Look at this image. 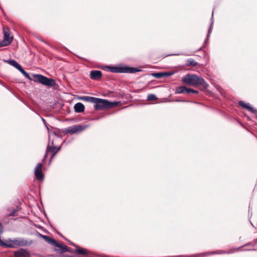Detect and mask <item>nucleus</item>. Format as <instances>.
I'll use <instances>...</instances> for the list:
<instances>
[{
  "label": "nucleus",
  "mask_w": 257,
  "mask_h": 257,
  "mask_svg": "<svg viewBox=\"0 0 257 257\" xmlns=\"http://www.w3.org/2000/svg\"><path fill=\"white\" fill-rule=\"evenodd\" d=\"M248 212H249V213H250V205H249V209H248Z\"/></svg>",
  "instance_id": "nucleus-45"
},
{
  "label": "nucleus",
  "mask_w": 257,
  "mask_h": 257,
  "mask_svg": "<svg viewBox=\"0 0 257 257\" xmlns=\"http://www.w3.org/2000/svg\"><path fill=\"white\" fill-rule=\"evenodd\" d=\"M17 69L30 80H33L36 82H38L48 86H53L55 84V81L54 79L49 78L41 74H33L31 77L20 65Z\"/></svg>",
  "instance_id": "nucleus-5"
},
{
  "label": "nucleus",
  "mask_w": 257,
  "mask_h": 257,
  "mask_svg": "<svg viewBox=\"0 0 257 257\" xmlns=\"http://www.w3.org/2000/svg\"><path fill=\"white\" fill-rule=\"evenodd\" d=\"M65 252H69L71 253L72 254V255H73V256L75 253V249H74L66 245H65Z\"/></svg>",
  "instance_id": "nucleus-30"
},
{
  "label": "nucleus",
  "mask_w": 257,
  "mask_h": 257,
  "mask_svg": "<svg viewBox=\"0 0 257 257\" xmlns=\"http://www.w3.org/2000/svg\"><path fill=\"white\" fill-rule=\"evenodd\" d=\"M189 88L185 85L177 86L176 88L175 94H189Z\"/></svg>",
  "instance_id": "nucleus-20"
},
{
  "label": "nucleus",
  "mask_w": 257,
  "mask_h": 257,
  "mask_svg": "<svg viewBox=\"0 0 257 257\" xmlns=\"http://www.w3.org/2000/svg\"><path fill=\"white\" fill-rule=\"evenodd\" d=\"M195 93V94H198L199 93V91L197 90H195V89H193L192 88H189V93Z\"/></svg>",
  "instance_id": "nucleus-35"
},
{
  "label": "nucleus",
  "mask_w": 257,
  "mask_h": 257,
  "mask_svg": "<svg viewBox=\"0 0 257 257\" xmlns=\"http://www.w3.org/2000/svg\"><path fill=\"white\" fill-rule=\"evenodd\" d=\"M120 104V101H110L107 100V108L118 106Z\"/></svg>",
  "instance_id": "nucleus-25"
},
{
  "label": "nucleus",
  "mask_w": 257,
  "mask_h": 257,
  "mask_svg": "<svg viewBox=\"0 0 257 257\" xmlns=\"http://www.w3.org/2000/svg\"><path fill=\"white\" fill-rule=\"evenodd\" d=\"M253 243H252V246H254L256 244H257V238L254 239L253 240Z\"/></svg>",
  "instance_id": "nucleus-39"
},
{
  "label": "nucleus",
  "mask_w": 257,
  "mask_h": 257,
  "mask_svg": "<svg viewBox=\"0 0 257 257\" xmlns=\"http://www.w3.org/2000/svg\"><path fill=\"white\" fill-rule=\"evenodd\" d=\"M94 97L89 96H81L78 97V99L81 100H83L86 102H90L93 103L94 100Z\"/></svg>",
  "instance_id": "nucleus-23"
},
{
  "label": "nucleus",
  "mask_w": 257,
  "mask_h": 257,
  "mask_svg": "<svg viewBox=\"0 0 257 257\" xmlns=\"http://www.w3.org/2000/svg\"><path fill=\"white\" fill-rule=\"evenodd\" d=\"M65 241H67V242H68V243L69 244H71L75 247H76V246H78L77 245L75 244L74 243L71 242V241H70L69 240H68V239H67L66 237H65Z\"/></svg>",
  "instance_id": "nucleus-36"
},
{
  "label": "nucleus",
  "mask_w": 257,
  "mask_h": 257,
  "mask_svg": "<svg viewBox=\"0 0 257 257\" xmlns=\"http://www.w3.org/2000/svg\"><path fill=\"white\" fill-rule=\"evenodd\" d=\"M9 45L8 43H7L5 41L3 40V41L0 42V47L7 46Z\"/></svg>",
  "instance_id": "nucleus-34"
},
{
  "label": "nucleus",
  "mask_w": 257,
  "mask_h": 257,
  "mask_svg": "<svg viewBox=\"0 0 257 257\" xmlns=\"http://www.w3.org/2000/svg\"><path fill=\"white\" fill-rule=\"evenodd\" d=\"M17 69L30 80H33L36 82H38L48 86H53L55 84V81L54 79L49 78L41 74H33L31 77L20 65Z\"/></svg>",
  "instance_id": "nucleus-4"
},
{
  "label": "nucleus",
  "mask_w": 257,
  "mask_h": 257,
  "mask_svg": "<svg viewBox=\"0 0 257 257\" xmlns=\"http://www.w3.org/2000/svg\"><path fill=\"white\" fill-rule=\"evenodd\" d=\"M101 69L114 73H135L142 71L140 68L122 64H118L115 66L104 65L102 66Z\"/></svg>",
  "instance_id": "nucleus-2"
},
{
  "label": "nucleus",
  "mask_w": 257,
  "mask_h": 257,
  "mask_svg": "<svg viewBox=\"0 0 257 257\" xmlns=\"http://www.w3.org/2000/svg\"><path fill=\"white\" fill-rule=\"evenodd\" d=\"M17 69L30 80H33L36 82H38L48 86H53L55 84V81L54 79L49 78L41 74H33L31 77L20 65Z\"/></svg>",
  "instance_id": "nucleus-7"
},
{
  "label": "nucleus",
  "mask_w": 257,
  "mask_h": 257,
  "mask_svg": "<svg viewBox=\"0 0 257 257\" xmlns=\"http://www.w3.org/2000/svg\"><path fill=\"white\" fill-rule=\"evenodd\" d=\"M70 112V110H68V113H69Z\"/></svg>",
  "instance_id": "nucleus-47"
},
{
  "label": "nucleus",
  "mask_w": 257,
  "mask_h": 257,
  "mask_svg": "<svg viewBox=\"0 0 257 257\" xmlns=\"http://www.w3.org/2000/svg\"><path fill=\"white\" fill-rule=\"evenodd\" d=\"M17 69L30 80H33L36 82H38L48 86H53L55 84V81L54 79L49 78L41 74H33L31 77L20 65Z\"/></svg>",
  "instance_id": "nucleus-6"
},
{
  "label": "nucleus",
  "mask_w": 257,
  "mask_h": 257,
  "mask_svg": "<svg viewBox=\"0 0 257 257\" xmlns=\"http://www.w3.org/2000/svg\"><path fill=\"white\" fill-rule=\"evenodd\" d=\"M244 251H251V250H257V249L253 248V249H246L244 250Z\"/></svg>",
  "instance_id": "nucleus-40"
},
{
  "label": "nucleus",
  "mask_w": 257,
  "mask_h": 257,
  "mask_svg": "<svg viewBox=\"0 0 257 257\" xmlns=\"http://www.w3.org/2000/svg\"><path fill=\"white\" fill-rule=\"evenodd\" d=\"M157 99L158 97L154 94H150L147 96V100L149 101H155Z\"/></svg>",
  "instance_id": "nucleus-28"
},
{
  "label": "nucleus",
  "mask_w": 257,
  "mask_h": 257,
  "mask_svg": "<svg viewBox=\"0 0 257 257\" xmlns=\"http://www.w3.org/2000/svg\"><path fill=\"white\" fill-rule=\"evenodd\" d=\"M40 235L50 244L52 245L54 249L58 252H64V245L63 244L59 243L56 241L49 236L40 234Z\"/></svg>",
  "instance_id": "nucleus-12"
},
{
  "label": "nucleus",
  "mask_w": 257,
  "mask_h": 257,
  "mask_svg": "<svg viewBox=\"0 0 257 257\" xmlns=\"http://www.w3.org/2000/svg\"><path fill=\"white\" fill-rule=\"evenodd\" d=\"M71 119H65V121H70ZM71 120H74V119H72Z\"/></svg>",
  "instance_id": "nucleus-43"
},
{
  "label": "nucleus",
  "mask_w": 257,
  "mask_h": 257,
  "mask_svg": "<svg viewBox=\"0 0 257 257\" xmlns=\"http://www.w3.org/2000/svg\"><path fill=\"white\" fill-rule=\"evenodd\" d=\"M65 50H67V48H66V47L65 48Z\"/></svg>",
  "instance_id": "nucleus-48"
},
{
  "label": "nucleus",
  "mask_w": 257,
  "mask_h": 257,
  "mask_svg": "<svg viewBox=\"0 0 257 257\" xmlns=\"http://www.w3.org/2000/svg\"><path fill=\"white\" fill-rule=\"evenodd\" d=\"M102 74L100 70H91L90 73V78L92 80H97L101 78Z\"/></svg>",
  "instance_id": "nucleus-19"
},
{
  "label": "nucleus",
  "mask_w": 257,
  "mask_h": 257,
  "mask_svg": "<svg viewBox=\"0 0 257 257\" xmlns=\"http://www.w3.org/2000/svg\"><path fill=\"white\" fill-rule=\"evenodd\" d=\"M150 75H152V76H153L154 77H155L156 78H158V79L163 78L162 75V72L152 73Z\"/></svg>",
  "instance_id": "nucleus-29"
},
{
  "label": "nucleus",
  "mask_w": 257,
  "mask_h": 257,
  "mask_svg": "<svg viewBox=\"0 0 257 257\" xmlns=\"http://www.w3.org/2000/svg\"><path fill=\"white\" fill-rule=\"evenodd\" d=\"M39 40H40L41 41H42V42H44V43H46V42L45 41H44V40L43 39H40Z\"/></svg>",
  "instance_id": "nucleus-42"
},
{
  "label": "nucleus",
  "mask_w": 257,
  "mask_h": 257,
  "mask_svg": "<svg viewBox=\"0 0 257 257\" xmlns=\"http://www.w3.org/2000/svg\"><path fill=\"white\" fill-rule=\"evenodd\" d=\"M3 32L4 34V40L9 45L12 42L13 37L10 35V31L8 28H3Z\"/></svg>",
  "instance_id": "nucleus-17"
},
{
  "label": "nucleus",
  "mask_w": 257,
  "mask_h": 257,
  "mask_svg": "<svg viewBox=\"0 0 257 257\" xmlns=\"http://www.w3.org/2000/svg\"><path fill=\"white\" fill-rule=\"evenodd\" d=\"M213 11L212 12V16H211V20H210V26L208 28V33H207V37H210V34L212 32V25H213Z\"/></svg>",
  "instance_id": "nucleus-27"
},
{
  "label": "nucleus",
  "mask_w": 257,
  "mask_h": 257,
  "mask_svg": "<svg viewBox=\"0 0 257 257\" xmlns=\"http://www.w3.org/2000/svg\"><path fill=\"white\" fill-rule=\"evenodd\" d=\"M198 63L194 61L192 58H189L186 60V65L188 66L194 67L197 65Z\"/></svg>",
  "instance_id": "nucleus-24"
},
{
  "label": "nucleus",
  "mask_w": 257,
  "mask_h": 257,
  "mask_svg": "<svg viewBox=\"0 0 257 257\" xmlns=\"http://www.w3.org/2000/svg\"><path fill=\"white\" fill-rule=\"evenodd\" d=\"M252 212H250V217L252 216Z\"/></svg>",
  "instance_id": "nucleus-46"
},
{
  "label": "nucleus",
  "mask_w": 257,
  "mask_h": 257,
  "mask_svg": "<svg viewBox=\"0 0 257 257\" xmlns=\"http://www.w3.org/2000/svg\"><path fill=\"white\" fill-rule=\"evenodd\" d=\"M75 252L79 255H87L88 254L89 251L83 247L76 246V248L75 249Z\"/></svg>",
  "instance_id": "nucleus-22"
},
{
  "label": "nucleus",
  "mask_w": 257,
  "mask_h": 257,
  "mask_svg": "<svg viewBox=\"0 0 257 257\" xmlns=\"http://www.w3.org/2000/svg\"><path fill=\"white\" fill-rule=\"evenodd\" d=\"M17 69L30 80H33L36 82H38L48 86H53L55 84V81L54 79L49 78L41 74H33L31 77L20 65Z\"/></svg>",
  "instance_id": "nucleus-8"
},
{
  "label": "nucleus",
  "mask_w": 257,
  "mask_h": 257,
  "mask_svg": "<svg viewBox=\"0 0 257 257\" xmlns=\"http://www.w3.org/2000/svg\"><path fill=\"white\" fill-rule=\"evenodd\" d=\"M74 111L77 113L83 112L85 110V106L81 102H77L74 106Z\"/></svg>",
  "instance_id": "nucleus-21"
},
{
  "label": "nucleus",
  "mask_w": 257,
  "mask_h": 257,
  "mask_svg": "<svg viewBox=\"0 0 257 257\" xmlns=\"http://www.w3.org/2000/svg\"><path fill=\"white\" fill-rule=\"evenodd\" d=\"M42 164L38 163L35 168V176L36 179L39 181H43L44 178V175L42 173Z\"/></svg>",
  "instance_id": "nucleus-15"
},
{
  "label": "nucleus",
  "mask_w": 257,
  "mask_h": 257,
  "mask_svg": "<svg viewBox=\"0 0 257 257\" xmlns=\"http://www.w3.org/2000/svg\"><path fill=\"white\" fill-rule=\"evenodd\" d=\"M31 242L24 239H15L7 241L3 245L10 248H17L19 246H26L30 245Z\"/></svg>",
  "instance_id": "nucleus-11"
},
{
  "label": "nucleus",
  "mask_w": 257,
  "mask_h": 257,
  "mask_svg": "<svg viewBox=\"0 0 257 257\" xmlns=\"http://www.w3.org/2000/svg\"><path fill=\"white\" fill-rule=\"evenodd\" d=\"M18 210L17 209L15 208V209H14L12 212H10L8 215L9 216H15L16 213L17 212Z\"/></svg>",
  "instance_id": "nucleus-33"
},
{
  "label": "nucleus",
  "mask_w": 257,
  "mask_h": 257,
  "mask_svg": "<svg viewBox=\"0 0 257 257\" xmlns=\"http://www.w3.org/2000/svg\"><path fill=\"white\" fill-rule=\"evenodd\" d=\"M204 48V47H203V46H202L201 47H200L199 49H198V50L196 51V52H199V51H201V50H202V48Z\"/></svg>",
  "instance_id": "nucleus-41"
},
{
  "label": "nucleus",
  "mask_w": 257,
  "mask_h": 257,
  "mask_svg": "<svg viewBox=\"0 0 257 257\" xmlns=\"http://www.w3.org/2000/svg\"><path fill=\"white\" fill-rule=\"evenodd\" d=\"M176 102H192L194 103H197L200 104L199 102H197L195 101L188 100H185V99H177L175 100Z\"/></svg>",
  "instance_id": "nucleus-32"
},
{
  "label": "nucleus",
  "mask_w": 257,
  "mask_h": 257,
  "mask_svg": "<svg viewBox=\"0 0 257 257\" xmlns=\"http://www.w3.org/2000/svg\"><path fill=\"white\" fill-rule=\"evenodd\" d=\"M182 82L186 85L197 86L201 85L203 90L206 89L209 87L208 83L205 79L196 74H187L182 78Z\"/></svg>",
  "instance_id": "nucleus-1"
},
{
  "label": "nucleus",
  "mask_w": 257,
  "mask_h": 257,
  "mask_svg": "<svg viewBox=\"0 0 257 257\" xmlns=\"http://www.w3.org/2000/svg\"><path fill=\"white\" fill-rule=\"evenodd\" d=\"M58 138H56L52 143L51 145L49 144L47 147L46 154L44 156L43 161L44 162L46 158L50 156V162H51L55 155L61 149L60 146L56 145L57 140Z\"/></svg>",
  "instance_id": "nucleus-9"
},
{
  "label": "nucleus",
  "mask_w": 257,
  "mask_h": 257,
  "mask_svg": "<svg viewBox=\"0 0 257 257\" xmlns=\"http://www.w3.org/2000/svg\"><path fill=\"white\" fill-rule=\"evenodd\" d=\"M173 74V72H162V75L163 78H167L171 76Z\"/></svg>",
  "instance_id": "nucleus-31"
},
{
  "label": "nucleus",
  "mask_w": 257,
  "mask_h": 257,
  "mask_svg": "<svg viewBox=\"0 0 257 257\" xmlns=\"http://www.w3.org/2000/svg\"><path fill=\"white\" fill-rule=\"evenodd\" d=\"M252 243H253L252 241L248 242L240 247H237L235 249H230L228 251H225V250H216L214 251H209V252H204L203 253H200V254H193V255H190L189 257H204V256H206L207 255H210V254H225V253L230 254V253L234 252L235 250H237L239 248H240L242 247L249 246V245L252 246Z\"/></svg>",
  "instance_id": "nucleus-10"
},
{
  "label": "nucleus",
  "mask_w": 257,
  "mask_h": 257,
  "mask_svg": "<svg viewBox=\"0 0 257 257\" xmlns=\"http://www.w3.org/2000/svg\"><path fill=\"white\" fill-rule=\"evenodd\" d=\"M249 221H250V224H251V225H252V226L254 227V225H253V224H252V223L251 222V221H250V219H249Z\"/></svg>",
  "instance_id": "nucleus-44"
},
{
  "label": "nucleus",
  "mask_w": 257,
  "mask_h": 257,
  "mask_svg": "<svg viewBox=\"0 0 257 257\" xmlns=\"http://www.w3.org/2000/svg\"><path fill=\"white\" fill-rule=\"evenodd\" d=\"M17 69L30 80H33L36 82H38L48 86H53L55 84V81L54 79L49 78L41 74H33L31 77L20 65Z\"/></svg>",
  "instance_id": "nucleus-3"
},
{
  "label": "nucleus",
  "mask_w": 257,
  "mask_h": 257,
  "mask_svg": "<svg viewBox=\"0 0 257 257\" xmlns=\"http://www.w3.org/2000/svg\"><path fill=\"white\" fill-rule=\"evenodd\" d=\"M65 94H66V92H65ZM67 94L69 95V93H67Z\"/></svg>",
  "instance_id": "nucleus-49"
},
{
  "label": "nucleus",
  "mask_w": 257,
  "mask_h": 257,
  "mask_svg": "<svg viewBox=\"0 0 257 257\" xmlns=\"http://www.w3.org/2000/svg\"><path fill=\"white\" fill-rule=\"evenodd\" d=\"M5 61L10 65L15 67L16 68H17L20 65V64L15 60H6Z\"/></svg>",
  "instance_id": "nucleus-26"
},
{
  "label": "nucleus",
  "mask_w": 257,
  "mask_h": 257,
  "mask_svg": "<svg viewBox=\"0 0 257 257\" xmlns=\"http://www.w3.org/2000/svg\"><path fill=\"white\" fill-rule=\"evenodd\" d=\"M209 38V37H207V36H206V38L204 42L203 47H205V45L208 43Z\"/></svg>",
  "instance_id": "nucleus-37"
},
{
  "label": "nucleus",
  "mask_w": 257,
  "mask_h": 257,
  "mask_svg": "<svg viewBox=\"0 0 257 257\" xmlns=\"http://www.w3.org/2000/svg\"><path fill=\"white\" fill-rule=\"evenodd\" d=\"M15 257H30V252L25 249L20 248L14 252Z\"/></svg>",
  "instance_id": "nucleus-18"
},
{
  "label": "nucleus",
  "mask_w": 257,
  "mask_h": 257,
  "mask_svg": "<svg viewBox=\"0 0 257 257\" xmlns=\"http://www.w3.org/2000/svg\"><path fill=\"white\" fill-rule=\"evenodd\" d=\"M93 103L95 104L94 105V108L96 110L107 108V99L95 97Z\"/></svg>",
  "instance_id": "nucleus-14"
},
{
  "label": "nucleus",
  "mask_w": 257,
  "mask_h": 257,
  "mask_svg": "<svg viewBox=\"0 0 257 257\" xmlns=\"http://www.w3.org/2000/svg\"><path fill=\"white\" fill-rule=\"evenodd\" d=\"M184 54L183 53H177V54H169L168 56H172V55H176V56H179V55H183Z\"/></svg>",
  "instance_id": "nucleus-38"
},
{
  "label": "nucleus",
  "mask_w": 257,
  "mask_h": 257,
  "mask_svg": "<svg viewBox=\"0 0 257 257\" xmlns=\"http://www.w3.org/2000/svg\"><path fill=\"white\" fill-rule=\"evenodd\" d=\"M238 104L243 108L257 115V109L252 107L249 103H245L243 101L240 100L238 102Z\"/></svg>",
  "instance_id": "nucleus-16"
},
{
  "label": "nucleus",
  "mask_w": 257,
  "mask_h": 257,
  "mask_svg": "<svg viewBox=\"0 0 257 257\" xmlns=\"http://www.w3.org/2000/svg\"><path fill=\"white\" fill-rule=\"evenodd\" d=\"M89 126L88 124L81 125L77 124L69 126L67 128H65V135L66 134H70L71 135L77 134L82 132L84 131Z\"/></svg>",
  "instance_id": "nucleus-13"
}]
</instances>
